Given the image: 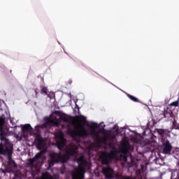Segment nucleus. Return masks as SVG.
I'll return each mask as SVG.
<instances>
[{
	"label": "nucleus",
	"mask_w": 179,
	"mask_h": 179,
	"mask_svg": "<svg viewBox=\"0 0 179 179\" xmlns=\"http://www.w3.org/2000/svg\"><path fill=\"white\" fill-rule=\"evenodd\" d=\"M116 151L114 150L110 152L102 151L99 155V161L103 166H107L102 169V173L106 178L113 179L114 178V169L110 167V163L113 162L114 156H115Z\"/></svg>",
	"instance_id": "1"
},
{
	"label": "nucleus",
	"mask_w": 179,
	"mask_h": 179,
	"mask_svg": "<svg viewBox=\"0 0 179 179\" xmlns=\"http://www.w3.org/2000/svg\"><path fill=\"white\" fill-rule=\"evenodd\" d=\"M60 120L63 121V122H67V125L66 126L67 133L71 136H78L79 138H86L89 136L90 134H89V131L86 129L85 125L80 124V130L79 128L76 129H72V126L75 125V122H73V117L69 116H66V115H62L59 117Z\"/></svg>",
	"instance_id": "2"
},
{
	"label": "nucleus",
	"mask_w": 179,
	"mask_h": 179,
	"mask_svg": "<svg viewBox=\"0 0 179 179\" xmlns=\"http://www.w3.org/2000/svg\"><path fill=\"white\" fill-rule=\"evenodd\" d=\"M76 155H78V146L76 145H71L66 153L63 155L61 153L52 152L50 154V160L48 162V166L52 167L57 163L64 164L71 159V156H76Z\"/></svg>",
	"instance_id": "3"
},
{
	"label": "nucleus",
	"mask_w": 179,
	"mask_h": 179,
	"mask_svg": "<svg viewBox=\"0 0 179 179\" xmlns=\"http://www.w3.org/2000/svg\"><path fill=\"white\" fill-rule=\"evenodd\" d=\"M12 153H13V144L9 141H6V143L2 144L0 143V155L3 156H7L8 162L6 167L8 169H11V171L13 173V169L17 167V164L15 162V160L12 159Z\"/></svg>",
	"instance_id": "4"
},
{
	"label": "nucleus",
	"mask_w": 179,
	"mask_h": 179,
	"mask_svg": "<svg viewBox=\"0 0 179 179\" xmlns=\"http://www.w3.org/2000/svg\"><path fill=\"white\" fill-rule=\"evenodd\" d=\"M78 167L74 168L71 171L72 179H84L85 169L87 166V161L85 159V157H80L78 160Z\"/></svg>",
	"instance_id": "5"
},
{
	"label": "nucleus",
	"mask_w": 179,
	"mask_h": 179,
	"mask_svg": "<svg viewBox=\"0 0 179 179\" xmlns=\"http://www.w3.org/2000/svg\"><path fill=\"white\" fill-rule=\"evenodd\" d=\"M6 121V117L3 115L0 117V140L6 143V141L9 139L6 138V135H8V131L9 128L6 126L5 122Z\"/></svg>",
	"instance_id": "6"
},
{
	"label": "nucleus",
	"mask_w": 179,
	"mask_h": 179,
	"mask_svg": "<svg viewBox=\"0 0 179 179\" xmlns=\"http://www.w3.org/2000/svg\"><path fill=\"white\" fill-rule=\"evenodd\" d=\"M44 121H45V122L41 124V126H40L41 129H45L47 128H50L51 125H52V124H55V122L54 121V120L50 118L49 117H44Z\"/></svg>",
	"instance_id": "7"
},
{
	"label": "nucleus",
	"mask_w": 179,
	"mask_h": 179,
	"mask_svg": "<svg viewBox=\"0 0 179 179\" xmlns=\"http://www.w3.org/2000/svg\"><path fill=\"white\" fill-rule=\"evenodd\" d=\"M164 118H168L169 121H173L174 118H176V115H174V113H173V111L169 108H166L163 112H162Z\"/></svg>",
	"instance_id": "8"
},
{
	"label": "nucleus",
	"mask_w": 179,
	"mask_h": 179,
	"mask_svg": "<svg viewBox=\"0 0 179 179\" xmlns=\"http://www.w3.org/2000/svg\"><path fill=\"white\" fill-rule=\"evenodd\" d=\"M163 146V153H164V155H170L171 150H173V146L171 145V144H170V141L169 140H166L164 143Z\"/></svg>",
	"instance_id": "9"
},
{
	"label": "nucleus",
	"mask_w": 179,
	"mask_h": 179,
	"mask_svg": "<svg viewBox=\"0 0 179 179\" xmlns=\"http://www.w3.org/2000/svg\"><path fill=\"white\" fill-rule=\"evenodd\" d=\"M35 142L36 143V148L38 150H41L44 148V139L41 136L38 135L35 138Z\"/></svg>",
	"instance_id": "10"
},
{
	"label": "nucleus",
	"mask_w": 179,
	"mask_h": 179,
	"mask_svg": "<svg viewBox=\"0 0 179 179\" xmlns=\"http://www.w3.org/2000/svg\"><path fill=\"white\" fill-rule=\"evenodd\" d=\"M66 144V139H65V137H64V134L59 136V140L57 141V145L58 149L61 150L62 148L65 146Z\"/></svg>",
	"instance_id": "11"
},
{
	"label": "nucleus",
	"mask_w": 179,
	"mask_h": 179,
	"mask_svg": "<svg viewBox=\"0 0 179 179\" xmlns=\"http://www.w3.org/2000/svg\"><path fill=\"white\" fill-rule=\"evenodd\" d=\"M122 150H123L124 153H129V150H131V145L129 144V142H123L122 143Z\"/></svg>",
	"instance_id": "12"
},
{
	"label": "nucleus",
	"mask_w": 179,
	"mask_h": 179,
	"mask_svg": "<svg viewBox=\"0 0 179 179\" xmlns=\"http://www.w3.org/2000/svg\"><path fill=\"white\" fill-rule=\"evenodd\" d=\"M22 132L26 133V132H30L31 131H33V127H31V125H30V124H24L22 127Z\"/></svg>",
	"instance_id": "13"
},
{
	"label": "nucleus",
	"mask_w": 179,
	"mask_h": 179,
	"mask_svg": "<svg viewBox=\"0 0 179 179\" xmlns=\"http://www.w3.org/2000/svg\"><path fill=\"white\" fill-rule=\"evenodd\" d=\"M90 128L92 129V136H96L97 135V131H96V128H97V124L96 123H92L90 126Z\"/></svg>",
	"instance_id": "14"
},
{
	"label": "nucleus",
	"mask_w": 179,
	"mask_h": 179,
	"mask_svg": "<svg viewBox=\"0 0 179 179\" xmlns=\"http://www.w3.org/2000/svg\"><path fill=\"white\" fill-rule=\"evenodd\" d=\"M42 179H54V177L50 173L45 172L42 173Z\"/></svg>",
	"instance_id": "15"
},
{
	"label": "nucleus",
	"mask_w": 179,
	"mask_h": 179,
	"mask_svg": "<svg viewBox=\"0 0 179 179\" xmlns=\"http://www.w3.org/2000/svg\"><path fill=\"white\" fill-rule=\"evenodd\" d=\"M43 155H44V150H41V152H38L34 159L37 161L38 159H41V156H43Z\"/></svg>",
	"instance_id": "16"
},
{
	"label": "nucleus",
	"mask_w": 179,
	"mask_h": 179,
	"mask_svg": "<svg viewBox=\"0 0 179 179\" xmlns=\"http://www.w3.org/2000/svg\"><path fill=\"white\" fill-rule=\"evenodd\" d=\"M127 97L130 99L132 101H134L135 103H139V99L129 94H127Z\"/></svg>",
	"instance_id": "17"
},
{
	"label": "nucleus",
	"mask_w": 179,
	"mask_h": 179,
	"mask_svg": "<svg viewBox=\"0 0 179 179\" xmlns=\"http://www.w3.org/2000/svg\"><path fill=\"white\" fill-rule=\"evenodd\" d=\"M37 162L34 158L28 159V164L31 167H34V162Z\"/></svg>",
	"instance_id": "18"
},
{
	"label": "nucleus",
	"mask_w": 179,
	"mask_h": 179,
	"mask_svg": "<svg viewBox=\"0 0 179 179\" xmlns=\"http://www.w3.org/2000/svg\"><path fill=\"white\" fill-rule=\"evenodd\" d=\"M164 132H166V129H159L157 130V133L159 134V135L162 137L164 136Z\"/></svg>",
	"instance_id": "19"
},
{
	"label": "nucleus",
	"mask_w": 179,
	"mask_h": 179,
	"mask_svg": "<svg viewBox=\"0 0 179 179\" xmlns=\"http://www.w3.org/2000/svg\"><path fill=\"white\" fill-rule=\"evenodd\" d=\"M76 118L78 121H86V117L83 115L76 116Z\"/></svg>",
	"instance_id": "20"
},
{
	"label": "nucleus",
	"mask_w": 179,
	"mask_h": 179,
	"mask_svg": "<svg viewBox=\"0 0 179 179\" xmlns=\"http://www.w3.org/2000/svg\"><path fill=\"white\" fill-rule=\"evenodd\" d=\"M2 173H3V174H6V173H13L12 172V169L8 168L7 166H6V169H2Z\"/></svg>",
	"instance_id": "21"
},
{
	"label": "nucleus",
	"mask_w": 179,
	"mask_h": 179,
	"mask_svg": "<svg viewBox=\"0 0 179 179\" xmlns=\"http://www.w3.org/2000/svg\"><path fill=\"white\" fill-rule=\"evenodd\" d=\"M41 92L44 93V94H48V89H47V87H43L41 89Z\"/></svg>",
	"instance_id": "22"
},
{
	"label": "nucleus",
	"mask_w": 179,
	"mask_h": 179,
	"mask_svg": "<svg viewBox=\"0 0 179 179\" xmlns=\"http://www.w3.org/2000/svg\"><path fill=\"white\" fill-rule=\"evenodd\" d=\"M65 170H66L65 165H62L60 170L61 174H65Z\"/></svg>",
	"instance_id": "23"
},
{
	"label": "nucleus",
	"mask_w": 179,
	"mask_h": 179,
	"mask_svg": "<svg viewBox=\"0 0 179 179\" xmlns=\"http://www.w3.org/2000/svg\"><path fill=\"white\" fill-rule=\"evenodd\" d=\"M170 106L173 107H178V101L172 102Z\"/></svg>",
	"instance_id": "24"
},
{
	"label": "nucleus",
	"mask_w": 179,
	"mask_h": 179,
	"mask_svg": "<svg viewBox=\"0 0 179 179\" xmlns=\"http://www.w3.org/2000/svg\"><path fill=\"white\" fill-rule=\"evenodd\" d=\"M173 122H172V125L173 126V127H176V125H177V121H176V117H174V119H173V120H172Z\"/></svg>",
	"instance_id": "25"
},
{
	"label": "nucleus",
	"mask_w": 179,
	"mask_h": 179,
	"mask_svg": "<svg viewBox=\"0 0 179 179\" xmlns=\"http://www.w3.org/2000/svg\"><path fill=\"white\" fill-rule=\"evenodd\" d=\"M41 124L38 125L35 127L36 132H40V128H41Z\"/></svg>",
	"instance_id": "26"
},
{
	"label": "nucleus",
	"mask_w": 179,
	"mask_h": 179,
	"mask_svg": "<svg viewBox=\"0 0 179 179\" xmlns=\"http://www.w3.org/2000/svg\"><path fill=\"white\" fill-rule=\"evenodd\" d=\"M120 179H132V178L129 176H122Z\"/></svg>",
	"instance_id": "27"
},
{
	"label": "nucleus",
	"mask_w": 179,
	"mask_h": 179,
	"mask_svg": "<svg viewBox=\"0 0 179 179\" xmlns=\"http://www.w3.org/2000/svg\"><path fill=\"white\" fill-rule=\"evenodd\" d=\"M109 147H110L111 149H114V143H109Z\"/></svg>",
	"instance_id": "28"
},
{
	"label": "nucleus",
	"mask_w": 179,
	"mask_h": 179,
	"mask_svg": "<svg viewBox=\"0 0 179 179\" xmlns=\"http://www.w3.org/2000/svg\"><path fill=\"white\" fill-rule=\"evenodd\" d=\"M174 129H178L179 130V124H177L175 126H173Z\"/></svg>",
	"instance_id": "29"
},
{
	"label": "nucleus",
	"mask_w": 179,
	"mask_h": 179,
	"mask_svg": "<svg viewBox=\"0 0 179 179\" xmlns=\"http://www.w3.org/2000/svg\"><path fill=\"white\" fill-rule=\"evenodd\" d=\"M127 157H124V162H127Z\"/></svg>",
	"instance_id": "30"
},
{
	"label": "nucleus",
	"mask_w": 179,
	"mask_h": 179,
	"mask_svg": "<svg viewBox=\"0 0 179 179\" xmlns=\"http://www.w3.org/2000/svg\"><path fill=\"white\" fill-rule=\"evenodd\" d=\"M57 114H59V111H57Z\"/></svg>",
	"instance_id": "31"
},
{
	"label": "nucleus",
	"mask_w": 179,
	"mask_h": 179,
	"mask_svg": "<svg viewBox=\"0 0 179 179\" xmlns=\"http://www.w3.org/2000/svg\"><path fill=\"white\" fill-rule=\"evenodd\" d=\"M36 94H37V91H35Z\"/></svg>",
	"instance_id": "32"
},
{
	"label": "nucleus",
	"mask_w": 179,
	"mask_h": 179,
	"mask_svg": "<svg viewBox=\"0 0 179 179\" xmlns=\"http://www.w3.org/2000/svg\"><path fill=\"white\" fill-rule=\"evenodd\" d=\"M62 127L64 128V124H62Z\"/></svg>",
	"instance_id": "33"
}]
</instances>
